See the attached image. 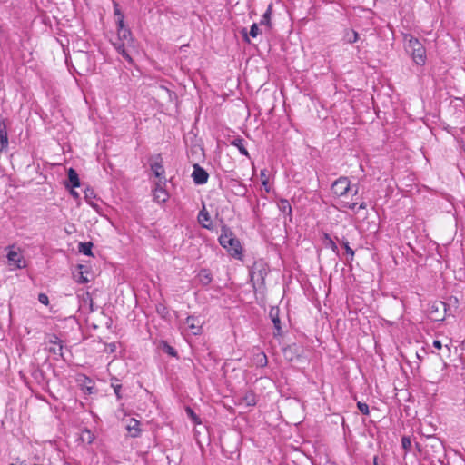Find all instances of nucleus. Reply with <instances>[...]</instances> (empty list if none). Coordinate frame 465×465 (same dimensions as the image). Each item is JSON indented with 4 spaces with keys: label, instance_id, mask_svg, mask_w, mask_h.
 <instances>
[{
    "label": "nucleus",
    "instance_id": "obj_1",
    "mask_svg": "<svg viewBox=\"0 0 465 465\" xmlns=\"http://www.w3.org/2000/svg\"><path fill=\"white\" fill-rule=\"evenodd\" d=\"M219 243L234 258H240L242 248L240 241L234 236L232 231L226 225L222 226Z\"/></svg>",
    "mask_w": 465,
    "mask_h": 465
},
{
    "label": "nucleus",
    "instance_id": "obj_2",
    "mask_svg": "<svg viewBox=\"0 0 465 465\" xmlns=\"http://www.w3.org/2000/svg\"><path fill=\"white\" fill-rule=\"evenodd\" d=\"M425 449L426 455L429 459L443 464L446 458L445 446L439 438L435 436L429 437L425 445Z\"/></svg>",
    "mask_w": 465,
    "mask_h": 465
},
{
    "label": "nucleus",
    "instance_id": "obj_3",
    "mask_svg": "<svg viewBox=\"0 0 465 465\" xmlns=\"http://www.w3.org/2000/svg\"><path fill=\"white\" fill-rule=\"evenodd\" d=\"M269 271V266L263 260H258L253 262L249 273L254 288H256V284H260V286L265 285V278Z\"/></svg>",
    "mask_w": 465,
    "mask_h": 465
},
{
    "label": "nucleus",
    "instance_id": "obj_4",
    "mask_svg": "<svg viewBox=\"0 0 465 465\" xmlns=\"http://www.w3.org/2000/svg\"><path fill=\"white\" fill-rule=\"evenodd\" d=\"M406 50L409 52L414 63L423 65L426 63V50L422 44L415 37L411 36L406 44Z\"/></svg>",
    "mask_w": 465,
    "mask_h": 465
},
{
    "label": "nucleus",
    "instance_id": "obj_5",
    "mask_svg": "<svg viewBox=\"0 0 465 465\" xmlns=\"http://www.w3.org/2000/svg\"><path fill=\"white\" fill-rule=\"evenodd\" d=\"M150 167L154 176L159 179L158 183L165 184V170L163 167V160L161 154H155L150 157Z\"/></svg>",
    "mask_w": 465,
    "mask_h": 465
},
{
    "label": "nucleus",
    "instance_id": "obj_6",
    "mask_svg": "<svg viewBox=\"0 0 465 465\" xmlns=\"http://www.w3.org/2000/svg\"><path fill=\"white\" fill-rule=\"evenodd\" d=\"M117 24V41L127 44L128 46L134 45V38L132 36V32L128 26L124 25V21H116Z\"/></svg>",
    "mask_w": 465,
    "mask_h": 465
},
{
    "label": "nucleus",
    "instance_id": "obj_7",
    "mask_svg": "<svg viewBox=\"0 0 465 465\" xmlns=\"http://www.w3.org/2000/svg\"><path fill=\"white\" fill-rule=\"evenodd\" d=\"M351 190V182L345 176L338 178L331 185L332 193L340 197L346 195Z\"/></svg>",
    "mask_w": 465,
    "mask_h": 465
},
{
    "label": "nucleus",
    "instance_id": "obj_8",
    "mask_svg": "<svg viewBox=\"0 0 465 465\" xmlns=\"http://www.w3.org/2000/svg\"><path fill=\"white\" fill-rule=\"evenodd\" d=\"M7 260L12 269H22L26 266L25 260L20 252L10 250L7 253Z\"/></svg>",
    "mask_w": 465,
    "mask_h": 465
},
{
    "label": "nucleus",
    "instance_id": "obj_9",
    "mask_svg": "<svg viewBox=\"0 0 465 465\" xmlns=\"http://www.w3.org/2000/svg\"><path fill=\"white\" fill-rule=\"evenodd\" d=\"M269 317L272 320L273 323V327L275 329V331L273 332L274 337L282 336V330L281 325V320H280V309L277 306L271 307L269 311Z\"/></svg>",
    "mask_w": 465,
    "mask_h": 465
},
{
    "label": "nucleus",
    "instance_id": "obj_10",
    "mask_svg": "<svg viewBox=\"0 0 465 465\" xmlns=\"http://www.w3.org/2000/svg\"><path fill=\"white\" fill-rule=\"evenodd\" d=\"M192 177L195 184L202 185L207 183L209 174L203 167L195 163L193 164Z\"/></svg>",
    "mask_w": 465,
    "mask_h": 465
},
{
    "label": "nucleus",
    "instance_id": "obj_11",
    "mask_svg": "<svg viewBox=\"0 0 465 465\" xmlns=\"http://www.w3.org/2000/svg\"><path fill=\"white\" fill-rule=\"evenodd\" d=\"M302 349L296 343L290 344L283 349V355L289 361H292L295 359L301 357Z\"/></svg>",
    "mask_w": 465,
    "mask_h": 465
},
{
    "label": "nucleus",
    "instance_id": "obj_12",
    "mask_svg": "<svg viewBox=\"0 0 465 465\" xmlns=\"http://www.w3.org/2000/svg\"><path fill=\"white\" fill-rule=\"evenodd\" d=\"M277 206L279 211L288 217L289 222H292V208L290 202L287 199L282 198L278 201Z\"/></svg>",
    "mask_w": 465,
    "mask_h": 465
},
{
    "label": "nucleus",
    "instance_id": "obj_13",
    "mask_svg": "<svg viewBox=\"0 0 465 465\" xmlns=\"http://www.w3.org/2000/svg\"><path fill=\"white\" fill-rule=\"evenodd\" d=\"M163 183H157L154 192L153 198L157 203H165L169 197L167 191L163 188Z\"/></svg>",
    "mask_w": 465,
    "mask_h": 465
},
{
    "label": "nucleus",
    "instance_id": "obj_14",
    "mask_svg": "<svg viewBox=\"0 0 465 465\" xmlns=\"http://www.w3.org/2000/svg\"><path fill=\"white\" fill-rule=\"evenodd\" d=\"M185 323L194 335L199 334L201 332L202 322L198 317H195L193 315L188 316L186 318Z\"/></svg>",
    "mask_w": 465,
    "mask_h": 465
},
{
    "label": "nucleus",
    "instance_id": "obj_15",
    "mask_svg": "<svg viewBox=\"0 0 465 465\" xmlns=\"http://www.w3.org/2000/svg\"><path fill=\"white\" fill-rule=\"evenodd\" d=\"M8 147L7 126L5 120L0 121V152Z\"/></svg>",
    "mask_w": 465,
    "mask_h": 465
},
{
    "label": "nucleus",
    "instance_id": "obj_16",
    "mask_svg": "<svg viewBox=\"0 0 465 465\" xmlns=\"http://www.w3.org/2000/svg\"><path fill=\"white\" fill-rule=\"evenodd\" d=\"M68 181L65 183L66 188H77L80 186V179L77 172L74 168H69L67 172Z\"/></svg>",
    "mask_w": 465,
    "mask_h": 465
},
{
    "label": "nucleus",
    "instance_id": "obj_17",
    "mask_svg": "<svg viewBox=\"0 0 465 465\" xmlns=\"http://www.w3.org/2000/svg\"><path fill=\"white\" fill-rule=\"evenodd\" d=\"M139 426L140 422L136 419L132 418L129 420L126 425V430L129 432L131 437L136 438L140 436L141 429Z\"/></svg>",
    "mask_w": 465,
    "mask_h": 465
},
{
    "label": "nucleus",
    "instance_id": "obj_18",
    "mask_svg": "<svg viewBox=\"0 0 465 465\" xmlns=\"http://www.w3.org/2000/svg\"><path fill=\"white\" fill-rule=\"evenodd\" d=\"M198 222L199 223L206 229L212 228V222H211V216L207 210L205 209V206L203 205V209L199 212L198 214Z\"/></svg>",
    "mask_w": 465,
    "mask_h": 465
},
{
    "label": "nucleus",
    "instance_id": "obj_19",
    "mask_svg": "<svg viewBox=\"0 0 465 465\" xmlns=\"http://www.w3.org/2000/svg\"><path fill=\"white\" fill-rule=\"evenodd\" d=\"M113 45L116 51L118 52V54H120L126 61H128V63L133 64V59L127 50V44H125L124 42H114L113 43Z\"/></svg>",
    "mask_w": 465,
    "mask_h": 465
},
{
    "label": "nucleus",
    "instance_id": "obj_20",
    "mask_svg": "<svg viewBox=\"0 0 465 465\" xmlns=\"http://www.w3.org/2000/svg\"><path fill=\"white\" fill-rule=\"evenodd\" d=\"M77 296L80 298L81 306L88 305L90 312H94L95 311L94 301L89 292H83L82 294H77Z\"/></svg>",
    "mask_w": 465,
    "mask_h": 465
},
{
    "label": "nucleus",
    "instance_id": "obj_21",
    "mask_svg": "<svg viewBox=\"0 0 465 465\" xmlns=\"http://www.w3.org/2000/svg\"><path fill=\"white\" fill-rule=\"evenodd\" d=\"M197 278L202 285L207 286L213 281V274L209 269L203 268L198 272Z\"/></svg>",
    "mask_w": 465,
    "mask_h": 465
},
{
    "label": "nucleus",
    "instance_id": "obj_22",
    "mask_svg": "<svg viewBox=\"0 0 465 465\" xmlns=\"http://www.w3.org/2000/svg\"><path fill=\"white\" fill-rule=\"evenodd\" d=\"M244 139L238 136V137H235L232 142H231V144L235 146L241 154L244 155V156H249V153L247 151V149L245 148V145H244Z\"/></svg>",
    "mask_w": 465,
    "mask_h": 465
},
{
    "label": "nucleus",
    "instance_id": "obj_23",
    "mask_svg": "<svg viewBox=\"0 0 465 465\" xmlns=\"http://www.w3.org/2000/svg\"><path fill=\"white\" fill-rule=\"evenodd\" d=\"M359 39L358 33L353 29H345L342 40L348 44H353Z\"/></svg>",
    "mask_w": 465,
    "mask_h": 465
},
{
    "label": "nucleus",
    "instance_id": "obj_24",
    "mask_svg": "<svg viewBox=\"0 0 465 465\" xmlns=\"http://www.w3.org/2000/svg\"><path fill=\"white\" fill-rule=\"evenodd\" d=\"M337 241L342 245V247L345 249V252H346V254L348 255L347 257V260L348 262H351L353 260L354 258V251L350 247V243L348 242V240L346 238H342V239H338L336 238Z\"/></svg>",
    "mask_w": 465,
    "mask_h": 465
},
{
    "label": "nucleus",
    "instance_id": "obj_25",
    "mask_svg": "<svg viewBox=\"0 0 465 465\" xmlns=\"http://www.w3.org/2000/svg\"><path fill=\"white\" fill-rule=\"evenodd\" d=\"M323 241L326 248H331L333 252L339 254V248L329 233H323Z\"/></svg>",
    "mask_w": 465,
    "mask_h": 465
},
{
    "label": "nucleus",
    "instance_id": "obj_26",
    "mask_svg": "<svg viewBox=\"0 0 465 465\" xmlns=\"http://www.w3.org/2000/svg\"><path fill=\"white\" fill-rule=\"evenodd\" d=\"M272 12V5L271 4V5H268L265 13L262 15V19L260 21V25H266L269 28L272 27V23H271Z\"/></svg>",
    "mask_w": 465,
    "mask_h": 465
},
{
    "label": "nucleus",
    "instance_id": "obj_27",
    "mask_svg": "<svg viewBox=\"0 0 465 465\" xmlns=\"http://www.w3.org/2000/svg\"><path fill=\"white\" fill-rule=\"evenodd\" d=\"M93 246H94V244L91 242H80L78 249H79L80 252H82L83 254H84L86 256H94V254L92 252Z\"/></svg>",
    "mask_w": 465,
    "mask_h": 465
},
{
    "label": "nucleus",
    "instance_id": "obj_28",
    "mask_svg": "<svg viewBox=\"0 0 465 465\" xmlns=\"http://www.w3.org/2000/svg\"><path fill=\"white\" fill-rule=\"evenodd\" d=\"M254 363L257 367H265L268 364L267 356L264 352L257 353L253 358Z\"/></svg>",
    "mask_w": 465,
    "mask_h": 465
},
{
    "label": "nucleus",
    "instance_id": "obj_29",
    "mask_svg": "<svg viewBox=\"0 0 465 465\" xmlns=\"http://www.w3.org/2000/svg\"><path fill=\"white\" fill-rule=\"evenodd\" d=\"M111 381H112L111 386L114 389V394L117 398V400H121L123 398V396L121 393L122 385L119 383L120 381L116 377H113L111 379Z\"/></svg>",
    "mask_w": 465,
    "mask_h": 465
},
{
    "label": "nucleus",
    "instance_id": "obj_30",
    "mask_svg": "<svg viewBox=\"0 0 465 465\" xmlns=\"http://www.w3.org/2000/svg\"><path fill=\"white\" fill-rule=\"evenodd\" d=\"M242 401L247 406H255L256 405V397L252 391H248L242 398Z\"/></svg>",
    "mask_w": 465,
    "mask_h": 465
},
{
    "label": "nucleus",
    "instance_id": "obj_31",
    "mask_svg": "<svg viewBox=\"0 0 465 465\" xmlns=\"http://www.w3.org/2000/svg\"><path fill=\"white\" fill-rule=\"evenodd\" d=\"M185 411H186V414L188 415V417L192 420V421L194 424L201 423L200 418L198 417V415L194 412V411L191 407H186Z\"/></svg>",
    "mask_w": 465,
    "mask_h": 465
},
{
    "label": "nucleus",
    "instance_id": "obj_32",
    "mask_svg": "<svg viewBox=\"0 0 465 465\" xmlns=\"http://www.w3.org/2000/svg\"><path fill=\"white\" fill-rule=\"evenodd\" d=\"M155 310H156V312L162 317V318H166L169 314V310L168 308L163 304V303H158L155 307Z\"/></svg>",
    "mask_w": 465,
    "mask_h": 465
},
{
    "label": "nucleus",
    "instance_id": "obj_33",
    "mask_svg": "<svg viewBox=\"0 0 465 465\" xmlns=\"http://www.w3.org/2000/svg\"><path fill=\"white\" fill-rule=\"evenodd\" d=\"M163 351L172 357L177 356L176 350L173 346L169 345L166 341H163Z\"/></svg>",
    "mask_w": 465,
    "mask_h": 465
},
{
    "label": "nucleus",
    "instance_id": "obj_34",
    "mask_svg": "<svg viewBox=\"0 0 465 465\" xmlns=\"http://www.w3.org/2000/svg\"><path fill=\"white\" fill-rule=\"evenodd\" d=\"M113 5H114V14L117 18L116 21H120V20L124 21V15L120 9L119 4L116 1H113Z\"/></svg>",
    "mask_w": 465,
    "mask_h": 465
},
{
    "label": "nucleus",
    "instance_id": "obj_35",
    "mask_svg": "<svg viewBox=\"0 0 465 465\" xmlns=\"http://www.w3.org/2000/svg\"><path fill=\"white\" fill-rule=\"evenodd\" d=\"M85 266L82 265V264H79L78 265V269H79V275L77 276L76 278V282L78 283H86L89 282L88 278L86 276L84 275V271L83 269H84Z\"/></svg>",
    "mask_w": 465,
    "mask_h": 465
},
{
    "label": "nucleus",
    "instance_id": "obj_36",
    "mask_svg": "<svg viewBox=\"0 0 465 465\" xmlns=\"http://www.w3.org/2000/svg\"><path fill=\"white\" fill-rule=\"evenodd\" d=\"M32 377L41 382L45 379V373L41 369L36 368L32 371Z\"/></svg>",
    "mask_w": 465,
    "mask_h": 465
},
{
    "label": "nucleus",
    "instance_id": "obj_37",
    "mask_svg": "<svg viewBox=\"0 0 465 465\" xmlns=\"http://www.w3.org/2000/svg\"><path fill=\"white\" fill-rule=\"evenodd\" d=\"M401 446L406 450L409 451L411 447V440L409 436H403L401 438Z\"/></svg>",
    "mask_w": 465,
    "mask_h": 465
},
{
    "label": "nucleus",
    "instance_id": "obj_38",
    "mask_svg": "<svg viewBox=\"0 0 465 465\" xmlns=\"http://www.w3.org/2000/svg\"><path fill=\"white\" fill-rule=\"evenodd\" d=\"M357 407L359 409V411L364 414V415H368L370 413V410H369V406L368 404L364 403V402H357Z\"/></svg>",
    "mask_w": 465,
    "mask_h": 465
},
{
    "label": "nucleus",
    "instance_id": "obj_39",
    "mask_svg": "<svg viewBox=\"0 0 465 465\" xmlns=\"http://www.w3.org/2000/svg\"><path fill=\"white\" fill-rule=\"evenodd\" d=\"M259 34H260V29L258 27V25L255 23L252 24L250 28V32H249L250 36L256 37Z\"/></svg>",
    "mask_w": 465,
    "mask_h": 465
},
{
    "label": "nucleus",
    "instance_id": "obj_40",
    "mask_svg": "<svg viewBox=\"0 0 465 465\" xmlns=\"http://www.w3.org/2000/svg\"><path fill=\"white\" fill-rule=\"evenodd\" d=\"M49 351L53 354L63 357V344L58 345V347H51Z\"/></svg>",
    "mask_w": 465,
    "mask_h": 465
},
{
    "label": "nucleus",
    "instance_id": "obj_41",
    "mask_svg": "<svg viewBox=\"0 0 465 465\" xmlns=\"http://www.w3.org/2000/svg\"><path fill=\"white\" fill-rule=\"evenodd\" d=\"M48 342L54 344V345H60V344H62L63 341L57 337V335L52 334L49 337Z\"/></svg>",
    "mask_w": 465,
    "mask_h": 465
},
{
    "label": "nucleus",
    "instance_id": "obj_42",
    "mask_svg": "<svg viewBox=\"0 0 465 465\" xmlns=\"http://www.w3.org/2000/svg\"><path fill=\"white\" fill-rule=\"evenodd\" d=\"M38 301L44 305L49 304V298L45 293H39Z\"/></svg>",
    "mask_w": 465,
    "mask_h": 465
},
{
    "label": "nucleus",
    "instance_id": "obj_43",
    "mask_svg": "<svg viewBox=\"0 0 465 465\" xmlns=\"http://www.w3.org/2000/svg\"><path fill=\"white\" fill-rule=\"evenodd\" d=\"M84 196L85 198L88 200V199H91V198H94V190L93 189H90V188H87L85 191H84Z\"/></svg>",
    "mask_w": 465,
    "mask_h": 465
},
{
    "label": "nucleus",
    "instance_id": "obj_44",
    "mask_svg": "<svg viewBox=\"0 0 465 465\" xmlns=\"http://www.w3.org/2000/svg\"><path fill=\"white\" fill-rule=\"evenodd\" d=\"M85 380L87 381V383H86V391L91 394L93 393V389L94 387L90 384H93V381L91 379H89L88 377H85Z\"/></svg>",
    "mask_w": 465,
    "mask_h": 465
},
{
    "label": "nucleus",
    "instance_id": "obj_45",
    "mask_svg": "<svg viewBox=\"0 0 465 465\" xmlns=\"http://www.w3.org/2000/svg\"><path fill=\"white\" fill-rule=\"evenodd\" d=\"M164 90L168 94L169 99L171 101L177 99V94H175V92H173V91H171V90H169L167 88H165Z\"/></svg>",
    "mask_w": 465,
    "mask_h": 465
},
{
    "label": "nucleus",
    "instance_id": "obj_46",
    "mask_svg": "<svg viewBox=\"0 0 465 465\" xmlns=\"http://www.w3.org/2000/svg\"><path fill=\"white\" fill-rule=\"evenodd\" d=\"M433 347H435L438 350L441 349L442 344H441L440 341H439V340L433 341Z\"/></svg>",
    "mask_w": 465,
    "mask_h": 465
},
{
    "label": "nucleus",
    "instance_id": "obj_47",
    "mask_svg": "<svg viewBox=\"0 0 465 465\" xmlns=\"http://www.w3.org/2000/svg\"><path fill=\"white\" fill-rule=\"evenodd\" d=\"M344 206H345V207H348V208H349V209H351V210H354V209H355V207L357 206V203H346L344 204Z\"/></svg>",
    "mask_w": 465,
    "mask_h": 465
},
{
    "label": "nucleus",
    "instance_id": "obj_48",
    "mask_svg": "<svg viewBox=\"0 0 465 465\" xmlns=\"http://www.w3.org/2000/svg\"><path fill=\"white\" fill-rule=\"evenodd\" d=\"M74 189V188H70V194H71L73 197H74V198H78V197H79V194H78V193H77V192H75Z\"/></svg>",
    "mask_w": 465,
    "mask_h": 465
},
{
    "label": "nucleus",
    "instance_id": "obj_49",
    "mask_svg": "<svg viewBox=\"0 0 465 465\" xmlns=\"http://www.w3.org/2000/svg\"><path fill=\"white\" fill-rule=\"evenodd\" d=\"M242 34L243 35L244 39H245L246 41H249V39H248V35H247V32H246V29H245V28H244V29H242Z\"/></svg>",
    "mask_w": 465,
    "mask_h": 465
},
{
    "label": "nucleus",
    "instance_id": "obj_50",
    "mask_svg": "<svg viewBox=\"0 0 465 465\" xmlns=\"http://www.w3.org/2000/svg\"><path fill=\"white\" fill-rule=\"evenodd\" d=\"M366 208H367V204H366V203H364V202H362V203L359 205V207H358V209H362V210H364V209H366Z\"/></svg>",
    "mask_w": 465,
    "mask_h": 465
},
{
    "label": "nucleus",
    "instance_id": "obj_51",
    "mask_svg": "<svg viewBox=\"0 0 465 465\" xmlns=\"http://www.w3.org/2000/svg\"><path fill=\"white\" fill-rule=\"evenodd\" d=\"M376 464H381L378 460V457L375 456L374 459H373V465H376Z\"/></svg>",
    "mask_w": 465,
    "mask_h": 465
},
{
    "label": "nucleus",
    "instance_id": "obj_52",
    "mask_svg": "<svg viewBox=\"0 0 465 465\" xmlns=\"http://www.w3.org/2000/svg\"><path fill=\"white\" fill-rule=\"evenodd\" d=\"M416 447L418 448V450H419V451H420V450H420V444H419V443H416Z\"/></svg>",
    "mask_w": 465,
    "mask_h": 465
},
{
    "label": "nucleus",
    "instance_id": "obj_53",
    "mask_svg": "<svg viewBox=\"0 0 465 465\" xmlns=\"http://www.w3.org/2000/svg\"><path fill=\"white\" fill-rule=\"evenodd\" d=\"M446 348L448 349L449 351H450V348L448 345H446Z\"/></svg>",
    "mask_w": 465,
    "mask_h": 465
},
{
    "label": "nucleus",
    "instance_id": "obj_54",
    "mask_svg": "<svg viewBox=\"0 0 465 465\" xmlns=\"http://www.w3.org/2000/svg\"><path fill=\"white\" fill-rule=\"evenodd\" d=\"M10 465H16V464L12 463V464H10Z\"/></svg>",
    "mask_w": 465,
    "mask_h": 465
}]
</instances>
